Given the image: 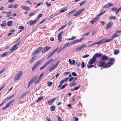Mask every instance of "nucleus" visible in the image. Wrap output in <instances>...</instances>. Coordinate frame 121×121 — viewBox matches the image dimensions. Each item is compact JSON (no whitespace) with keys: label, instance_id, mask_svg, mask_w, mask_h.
<instances>
[{"label":"nucleus","instance_id":"obj_1","mask_svg":"<svg viewBox=\"0 0 121 121\" xmlns=\"http://www.w3.org/2000/svg\"><path fill=\"white\" fill-rule=\"evenodd\" d=\"M101 56V54H98V53H96L94 55L92 58L88 62V64L90 65L93 64L96 61L97 57L100 58Z\"/></svg>","mask_w":121,"mask_h":121},{"label":"nucleus","instance_id":"obj_2","mask_svg":"<svg viewBox=\"0 0 121 121\" xmlns=\"http://www.w3.org/2000/svg\"><path fill=\"white\" fill-rule=\"evenodd\" d=\"M23 73L22 71H19L18 73L16 75L15 78L14 80L15 81H17L20 79L22 76Z\"/></svg>","mask_w":121,"mask_h":121},{"label":"nucleus","instance_id":"obj_3","mask_svg":"<svg viewBox=\"0 0 121 121\" xmlns=\"http://www.w3.org/2000/svg\"><path fill=\"white\" fill-rule=\"evenodd\" d=\"M53 59H51L48 61L47 62L44 64L41 67H40V69L41 70L46 67L47 66L50 64L53 60Z\"/></svg>","mask_w":121,"mask_h":121},{"label":"nucleus","instance_id":"obj_4","mask_svg":"<svg viewBox=\"0 0 121 121\" xmlns=\"http://www.w3.org/2000/svg\"><path fill=\"white\" fill-rule=\"evenodd\" d=\"M43 48L40 47L37 48L35 51H34L32 54V56H34L39 53L43 49Z\"/></svg>","mask_w":121,"mask_h":121},{"label":"nucleus","instance_id":"obj_5","mask_svg":"<svg viewBox=\"0 0 121 121\" xmlns=\"http://www.w3.org/2000/svg\"><path fill=\"white\" fill-rule=\"evenodd\" d=\"M85 9L84 8H83L82 9L78 11L77 12H75L74 13L73 15V17H76L79 15L80 14V13L82 12Z\"/></svg>","mask_w":121,"mask_h":121},{"label":"nucleus","instance_id":"obj_6","mask_svg":"<svg viewBox=\"0 0 121 121\" xmlns=\"http://www.w3.org/2000/svg\"><path fill=\"white\" fill-rule=\"evenodd\" d=\"M43 60H41L38 61L37 63L33 66L32 68V71H34L37 66L43 61Z\"/></svg>","mask_w":121,"mask_h":121},{"label":"nucleus","instance_id":"obj_7","mask_svg":"<svg viewBox=\"0 0 121 121\" xmlns=\"http://www.w3.org/2000/svg\"><path fill=\"white\" fill-rule=\"evenodd\" d=\"M37 78V77L35 76L34 77L31 79L30 82L28 84V88L32 84Z\"/></svg>","mask_w":121,"mask_h":121},{"label":"nucleus","instance_id":"obj_8","mask_svg":"<svg viewBox=\"0 0 121 121\" xmlns=\"http://www.w3.org/2000/svg\"><path fill=\"white\" fill-rule=\"evenodd\" d=\"M15 101V100L13 99L9 102L8 103H7L6 105L2 109L3 110H4L8 108L9 106L12 103L14 102Z\"/></svg>","mask_w":121,"mask_h":121},{"label":"nucleus","instance_id":"obj_9","mask_svg":"<svg viewBox=\"0 0 121 121\" xmlns=\"http://www.w3.org/2000/svg\"><path fill=\"white\" fill-rule=\"evenodd\" d=\"M60 62V60H59L57 62H56L54 65L51 67L49 70V72H51L54 69H55L56 67L58 65L59 63Z\"/></svg>","mask_w":121,"mask_h":121},{"label":"nucleus","instance_id":"obj_10","mask_svg":"<svg viewBox=\"0 0 121 121\" xmlns=\"http://www.w3.org/2000/svg\"><path fill=\"white\" fill-rule=\"evenodd\" d=\"M51 47L49 46H46L44 47L42 51V52L43 53H44L49 50Z\"/></svg>","mask_w":121,"mask_h":121},{"label":"nucleus","instance_id":"obj_11","mask_svg":"<svg viewBox=\"0 0 121 121\" xmlns=\"http://www.w3.org/2000/svg\"><path fill=\"white\" fill-rule=\"evenodd\" d=\"M38 20V19H36L33 21H32V20H31L27 22V24L30 25L34 24L37 22Z\"/></svg>","mask_w":121,"mask_h":121},{"label":"nucleus","instance_id":"obj_12","mask_svg":"<svg viewBox=\"0 0 121 121\" xmlns=\"http://www.w3.org/2000/svg\"><path fill=\"white\" fill-rule=\"evenodd\" d=\"M113 6V4L112 3H108L106 5H104L103 7V8H109L111 6Z\"/></svg>","mask_w":121,"mask_h":121},{"label":"nucleus","instance_id":"obj_13","mask_svg":"<svg viewBox=\"0 0 121 121\" xmlns=\"http://www.w3.org/2000/svg\"><path fill=\"white\" fill-rule=\"evenodd\" d=\"M112 22H110L108 23L106 26V28L107 29H108L111 27L113 25Z\"/></svg>","mask_w":121,"mask_h":121},{"label":"nucleus","instance_id":"obj_14","mask_svg":"<svg viewBox=\"0 0 121 121\" xmlns=\"http://www.w3.org/2000/svg\"><path fill=\"white\" fill-rule=\"evenodd\" d=\"M58 48V47L56 49L54 50L48 56L47 58L48 59L50 57L52 56L56 52V51L57 50Z\"/></svg>","mask_w":121,"mask_h":121},{"label":"nucleus","instance_id":"obj_15","mask_svg":"<svg viewBox=\"0 0 121 121\" xmlns=\"http://www.w3.org/2000/svg\"><path fill=\"white\" fill-rule=\"evenodd\" d=\"M86 46V45L85 44H83L80 47H79L78 48H77L75 50L76 51H79L81 50L82 48L84 47H85Z\"/></svg>","mask_w":121,"mask_h":121},{"label":"nucleus","instance_id":"obj_16","mask_svg":"<svg viewBox=\"0 0 121 121\" xmlns=\"http://www.w3.org/2000/svg\"><path fill=\"white\" fill-rule=\"evenodd\" d=\"M113 64L112 63L108 62L107 64L105 65L104 67L105 68H106V67L108 68L111 66V65H112Z\"/></svg>","mask_w":121,"mask_h":121},{"label":"nucleus","instance_id":"obj_17","mask_svg":"<svg viewBox=\"0 0 121 121\" xmlns=\"http://www.w3.org/2000/svg\"><path fill=\"white\" fill-rule=\"evenodd\" d=\"M63 33V32H60L58 35V38L59 41L60 42L61 41V35Z\"/></svg>","mask_w":121,"mask_h":121},{"label":"nucleus","instance_id":"obj_18","mask_svg":"<svg viewBox=\"0 0 121 121\" xmlns=\"http://www.w3.org/2000/svg\"><path fill=\"white\" fill-rule=\"evenodd\" d=\"M105 39H102L100 40L99 41L97 42H96V44L98 45H100L104 43V41H105Z\"/></svg>","mask_w":121,"mask_h":121},{"label":"nucleus","instance_id":"obj_19","mask_svg":"<svg viewBox=\"0 0 121 121\" xmlns=\"http://www.w3.org/2000/svg\"><path fill=\"white\" fill-rule=\"evenodd\" d=\"M56 99L55 98L50 99L48 101V103L49 105H51L52 104V103L55 101Z\"/></svg>","mask_w":121,"mask_h":121},{"label":"nucleus","instance_id":"obj_20","mask_svg":"<svg viewBox=\"0 0 121 121\" xmlns=\"http://www.w3.org/2000/svg\"><path fill=\"white\" fill-rule=\"evenodd\" d=\"M105 63L104 61H100L99 63V66L100 67L103 66L104 65H105Z\"/></svg>","mask_w":121,"mask_h":121},{"label":"nucleus","instance_id":"obj_21","mask_svg":"<svg viewBox=\"0 0 121 121\" xmlns=\"http://www.w3.org/2000/svg\"><path fill=\"white\" fill-rule=\"evenodd\" d=\"M108 57L106 56L105 55H104L101 57L102 59L103 60H107L108 58Z\"/></svg>","mask_w":121,"mask_h":121},{"label":"nucleus","instance_id":"obj_22","mask_svg":"<svg viewBox=\"0 0 121 121\" xmlns=\"http://www.w3.org/2000/svg\"><path fill=\"white\" fill-rule=\"evenodd\" d=\"M21 8L25 10H30L29 7H26L24 6H21Z\"/></svg>","mask_w":121,"mask_h":121},{"label":"nucleus","instance_id":"obj_23","mask_svg":"<svg viewBox=\"0 0 121 121\" xmlns=\"http://www.w3.org/2000/svg\"><path fill=\"white\" fill-rule=\"evenodd\" d=\"M18 47H16L14 45L10 49V50L12 52H13Z\"/></svg>","mask_w":121,"mask_h":121},{"label":"nucleus","instance_id":"obj_24","mask_svg":"<svg viewBox=\"0 0 121 121\" xmlns=\"http://www.w3.org/2000/svg\"><path fill=\"white\" fill-rule=\"evenodd\" d=\"M120 35H119L117 34V33H116L113 34L111 37L113 39L114 38L117 37Z\"/></svg>","mask_w":121,"mask_h":121},{"label":"nucleus","instance_id":"obj_25","mask_svg":"<svg viewBox=\"0 0 121 121\" xmlns=\"http://www.w3.org/2000/svg\"><path fill=\"white\" fill-rule=\"evenodd\" d=\"M44 98V97L43 96L39 97L38 99H37L36 101V102H39L41 100L43 99Z\"/></svg>","mask_w":121,"mask_h":121},{"label":"nucleus","instance_id":"obj_26","mask_svg":"<svg viewBox=\"0 0 121 121\" xmlns=\"http://www.w3.org/2000/svg\"><path fill=\"white\" fill-rule=\"evenodd\" d=\"M28 93V92H25L23 93V94H22L20 97V98L22 99L25 96H26V95Z\"/></svg>","mask_w":121,"mask_h":121},{"label":"nucleus","instance_id":"obj_27","mask_svg":"<svg viewBox=\"0 0 121 121\" xmlns=\"http://www.w3.org/2000/svg\"><path fill=\"white\" fill-rule=\"evenodd\" d=\"M77 85V83H75L74 81H73L72 82V83H70L69 85L70 86H75Z\"/></svg>","mask_w":121,"mask_h":121},{"label":"nucleus","instance_id":"obj_28","mask_svg":"<svg viewBox=\"0 0 121 121\" xmlns=\"http://www.w3.org/2000/svg\"><path fill=\"white\" fill-rule=\"evenodd\" d=\"M13 23V22L12 21H8L7 22V25L9 26H12V25L11 24Z\"/></svg>","mask_w":121,"mask_h":121},{"label":"nucleus","instance_id":"obj_29","mask_svg":"<svg viewBox=\"0 0 121 121\" xmlns=\"http://www.w3.org/2000/svg\"><path fill=\"white\" fill-rule=\"evenodd\" d=\"M76 11V9L73 10L71 11V12L68 13L67 14L69 16L71 14H72L73 13L75 12Z\"/></svg>","mask_w":121,"mask_h":121},{"label":"nucleus","instance_id":"obj_30","mask_svg":"<svg viewBox=\"0 0 121 121\" xmlns=\"http://www.w3.org/2000/svg\"><path fill=\"white\" fill-rule=\"evenodd\" d=\"M70 44L69 43H66L64 44V46L63 47V49H64L66 47L68 46L69 45H70Z\"/></svg>","mask_w":121,"mask_h":121},{"label":"nucleus","instance_id":"obj_31","mask_svg":"<svg viewBox=\"0 0 121 121\" xmlns=\"http://www.w3.org/2000/svg\"><path fill=\"white\" fill-rule=\"evenodd\" d=\"M55 107L54 105L51 106L50 108V110L52 111H54L55 110Z\"/></svg>","mask_w":121,"mask_h":121},{"label":"nucleus","instance_id":"obj_32","mask_svg":"<svg viewBox=\"0 0 121 121\" xmlns=\"http://www.w3.org/2000/svg\"><path fill=\"white\" fill-rule=\"evenodd\" d=\"M119 52V50L118 49H116L114 52V54L115 55H117Z\"/></svg>","mask_w":121,"mask_h":121},{"label":"nucleus","instance_id":"obj_33","mask_svg":"<svg viewBox=\"0 0 121 121\" xmlns=\"http://www.w3.org/2000/svg\"><path fill=\"white\" fill-rule=\"evenodd\" d=\"M8 54V52H5L2 54L1 56V57H3L6 56H7Z\"/></svg>","mask_w":121,"mask_h":121},{"label":"nucleus","instance_id":"obj_34","mask_svg":"<svg viewBox=\"0 0 121 121\" xmlns=\"http://www.w3.org/2000/svg\"><path fill=\"white\" fill-rule=\"evenodd\" d=\"M57 15L56 13H55L54 14H52L50 17H49V19H51L52 18L56 16Z\"/></svg>","mask_w":121,"mask_h":121},{"label":"nucleus","instance_id":"obj_35","mask_svg":"<svg viewBox=\"0 0 121 121\" xmlns=\"http://www.w3.org/2000/svg\"><path fill=\"white\" fill-rule=\"evenodd\" d=\"M36 58V56H34L32 57V58L30 60V63H32L34 61V60Z\"/></svg>","mask_w":121,"mask_h":121},{"label":"nucleus","instance_id":"obj_36","mask_svg":"<svg viewBox=\"0 0 121 121\" xmlns=\"http://www.w3.org/2000/svg\"><path fill=\"white\" fill-rule=\"evenodd\" d=\"M43 73H42L38 78L39 79L41 80V79L42 78L43 76Z\"/></svg>","mask_w":121,"mask_h":121},{"label":"nucleus","instance_id":"obj_37","mask_svg":"<svg viewBox=\"0 0 121 121\" xmlns=\"http://www.w3.org/2000/svg\"><path fill=\"white\" fill-rule=\"evenodd\" d=\"M12 98L11 95L8 97H7V98H6L4 99L6 101H7V100L11 99Z\"/></svg>","mask_w":121,"mask_h":121},{"label":"nucleus","instance_id":"obj_38","mask_svg":"<svg viewBox=\"0 0 121 121\" xmlns=\"http://www.w3.org/2000/svg\"><path fill=\"white\" fill-rule=\"evenodd\" d=\"M116 17H114L113 16H111L109 17V19L110 20L114 19H116Z\"/></svg>","mask_w":121,"mask_h":121},{"label":"nucleus","instance_id":"obj_39","mask_svg":"<svg viewBox=\"0 0 121 121\" xmlns=\"http://www.w3.org/2000/svg\"><path fill=\"white\" fill-rule=\"evenodd\" d=\"M86 2V1H83L81 3H80L79 4V5L80 6H81L83 5V4L85 3Z\"/></svg>","mask_w":121,"mask_h":121},{"label":"nucleus","instance_id":"obj_40","mask_svg":"<svg viewBox=\"0 0 121 121\" xmlns=\"http://www.w3.org/2000/svg\"><path fill=\"white\" fill-rule=\"evenodd\" d=\"M4 22H5L4 23H2L1 24V26L3 27H4L6 25V21H4Z\"/></svg>","mask_w":121,"mask_h":121},{"label":"nucleus","instance_id":"obj_41","mask_svg":"<svg viewBox=\"0 0 121 121\" xmlns=\"http://www.w3.org/2000/svg\"><path fill=\"white\" fill-rule=\"evenodd\" d=\"M84 38H81L80 39L76 40L77 41V42H81L82 40H84Z\"/></svg>","mask_w":121,"mask_h":121},{"label":"nucleus","instance_id":"obj_42","mask_svg":"<svg viewBox=\"0 0 121 121\" xmlns=\"http://www.w3.org/2000/svg\"><path fill=\"white\" fill-rule=\"evenodd\" d=\"M52 82H48L47 84L48 86H51L52 84Z\"/></svg>","mask_w":121,"mask_h":121},{"label":"nucleus","instance_id":"obj_43","mask_svg":"<svg viewBox=\"0 0 121 121\" xmlns=\"http://www.w3.org/2000/svg\"><path fill=\"white\" fill-rule=\"evenodd\" d=\"M67 9V8H66L60 10V12H64L66 11Z\"/></svg>","mask_w":121,"mask_h":121},{"label":"nucleus","instance_id":"obj_44","mask_svg":"<svg viewBox=\"0 0 121 121\" xmlns=\"http://www.w3.org/2000/svg\"><path fill=\"white\" fill-rule=\"evenodd\" d=\"M18 29H22V30H23L24 29V27L22 26H20L19 27Z\"/></svg>","mask_w":121,"mask_h":121},{"label":"nucleus","instance_id":"obj_45","mask_svg":"<svg viewBox=\"0 0 121 121\" xmlns=\"http://www.w3.org/2000/svg\"><path fill=\"white\" fill-rule=\"evenodd\" d=\"M81 86V85H79L78 87H76L74 88V89L75 90H78L79 88Z\"/></svg>","mask_w":121,"mask_h":121},{"label":"nucleus","instance_id":"obj_46","mask_svg":"<svg viewBox=\"0 0 121 121\" xmlns=\"http://www.w3.org/2000/svg\"><path fill=\"white\" fill-rule=\"evenodd\" d=\"M68 85V84H66L65 85H64L62 86L61 88L60 89H62L64 88L67 85Z\"/></svg>","mask_w":121,"mask_h":121},{"label":"nucleus","instance_id":"obj_47","mask_svg":"<svg viewBox=\"0 0 121 121\" xmlns=\"http://www.w3.org/2000/svg\"><path fill=\"white\" fill-rule=\"evenodd\" d=\"M112 40H113V39H112V38L110 39H108L105 41H104V43L106 42H109L110 41Z\"/></svg>","mask_w":121,"mask_h":121},{"label":"nucleus","instance_id":"obj_48","mask_svg":"<svg viewBox=\"0 0 121 121\" xmlns=\"http://www.w3.org/2000/svg\"><path fill=\"white\" fill-rule=\"evenodd\" d=\"M85 65L84 62L83 61L81 65V67L82 68H84L85 67Z\"/></svg>","mask_w":121,"mask_h":121},{"label":"nucleus","instance_id":"obj_49","mask_svg":"<svg viewBox=\"0 0 121 121\" xmlns=\"http://www.w3.org/2000/svg\"><path fill=\"white\" fill-rule=\"evenodd\" d=\"M40 80L38 78L35 82V84H36L38 83Z\"/></svg>","mask_w":121,"mask_h":121},{"label":"nucleus","instance_id":"obj_50","mask_svg":"<svg viewBox=\"0 0 121 121\" xmlns=\"http://www.w3.org/2000/svg\"><path fill=\"white\" fill-rule=\"evenodd\" d=\"M20 43V42L19 41L18 43H16L14 45L16 47H17V46H18Z\"/></svg>","mask_w":121,"mask_h":121},{"label":"nucleus","instance_id":"obj_51","mask_svg":"<svg viewBox=\"0 0 121 121\" xmlns=\"http://www.w3.org/2000/svg\"><path fill=\"white\" fill-rule=\"evenodd\" d=\"M6 101L4 99L2 102L0 104V106H1L3 105L6 102Z\"/></svg>","mask_w":121,"mask_h":121},{"label":"nucleus","instance_id":"obj_52","mask_svg":"<svg viewBox=\"0 0 121 121\" xmlns=\"http://www.w3.org/2000/svg\"><path fill=\"white\" fill-rule=\"evenodd\" d=\"M67 26V24L64 25L63 26H62L60 29H59L58 30H59L60 29H63L65 27Z\"/></svg>","mask_w":121,"mask_h":121},{"label":"nucleus","instance_id":"obj_53","mask_svg":"<svg viewBox=\"0 0 121 121\" xmlns=\"http://www.w3.org/2000/svg\"><path fill=\"white\" fill-rule=\"evenodd\" d=\"M64 49H63V48L61 47L60 48V49H59L57 51V53H58L59 52H60V51H61L62 50Z\"/></svg>","mask_w":121,"mask_h":121},{"label":"nucleus","instance_id":"obj_54","mask_svg":"<svg viewBox=\"0 0 121 121\" xmlns=\"http://www.w3.org/2000/svg\"><path fill=\"white\" fill-rule=\"evenodd\" d=\"M87 66L88 68H90L93 67H94V66L93 65H87Z\"/></svg>","mask_w":121,"mask_h":121},{"label":"nucleus","instance_id":"obj_55","mask_svg":"<svg viewBox=\"0 0 121 121\" xmlns=\"http://www.w3.org/2000/svg\"><path fill=\"white\" fill-rule=\"evenodd\" d=\"M99 17H97H97H96L93 19L95 21V22H96L99 19Z\"/></svg>","mask_w":121,"mask_h":121},{"label":"nucleus","instance_id":"obj_56","mask_svg":"<svg viewBox=\"0 0 121 121\" xmlns=\"http://www.w3.org/2000/svg\"><path fill=\"white\" fill-rule=\"evenodd\" d=\"M105 12V11H104L103 12H102L99 13L97 16H99L103 14Z\"/></svg>","mask_w":121,"mask_h":121},{"label":"nucleus","instance_id":"obj_57","mask_svg":"<svg viewBox=\"0 0 121 121\" xmlns=\"http://www.w3.org/2000/svg\"><path fill=\"white\" fill-rule=\"evenodd\" d=\"M42 16V14H39L37 16V17L38 18H39L41 17Z\"/></svg>","mask_w":121,"mask_h":121},{"label":"nucleus","instance_id":"obj_58","mask_svg":"<svg viewBox=\"0 0 121 121\" xmlns=\"http://www.w3.org/2000/svg\"><path fill=\"white\" fill-rule=\"evenodd\" d=\"M45 4L47 5L48 7L50 6L51 5V4H49L48 2H46L45 3Z\"/></svg>","mask_w":121,"mask_h":121},{"label":"nucleus","instance_id":"obj_59","mask_svg":"<svg viewBox=\"0 0 121 121\" xmlns=\"http://www.w3.org/2000/svg\"><path fill=\"white\" fill-rule=\"evenodd\" d=\"M57 117L58 118V121H62V119L60 117L58 116H57Z\"/></svg>","mask_w":121,"mask_h":121},{"label":"nucleus","instance_id":"obj_60","mask_svg":"<svg viewBox=\"0 0 121 121\" xmlns=\"http://www.w3.org/2000/svg\"><path fill=\"white\" fill-rule=\"evenodd\" d=\"M72 75L74 76H77V73L75 72H73L72 73Z\"/></svg>","mask_w":121,"mask_h":121},{"label":"nucleus","instance_id":"obj_61","mask_svg":"<svg viewBox=\"0 0 121 121\" xmlns=\"http://www.w3.org/2000/svg\"><path fill=\"white\" fill-rule=\"evenodd\" d=\"M13 4H11L8 6V8H12L13 7Z\"/></svg>","mask_w":121,"mask_h":121},{"label":"nucleus","instance_id":"obj_62","mask_svg":"<svg viewBox=\"0 0 121 121\" xmlns=\"http://www.w3.org/2000/svg\"><path fill=\"white\" fill-rule=\"evenodd\" d=\"M5 85L4 84L0 88V91L2 90L5 87Z\"/></svg>","mask_w":121,"mask_h":121},{"label":"nucleus","instance_id":"obj_63","mask_svg":"<svg viewBox=\"0 0 121 121\" xmlns=\"http://www.w3.org/2000/svg\"><path fill=\"white\" fill-rule=\"evenodd\" d=\"M70 73V72H65L64 73V75H68V74H69Z\"/></svg>","mask_w":121,"mask_h":121},{"label":"nucleus","instance_id":"obj_64","mask_svg":"<svg viewBox=\"0 0 121 121\" xmlns=\"http://www.w3.org/2000/svg\"><path fill=\"white\" fill-rule=\"evenodd\" d=\"M117 8H112L111 9L113 11H116Z\"/></svg>","mask_w":121,"mask_h":121}]
</instances>
